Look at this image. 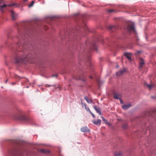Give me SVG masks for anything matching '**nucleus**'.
Instances as JSON below:
<instances>
[{
    "instance_id": "obj_22",
    "label": "nucleus",
    "mask_w": 156,
    "mask_h": 156,
    "mask_svg": "<svg viewBox=\"0 0 156 156\" xmlns=\"http://www.w3.org/2000/svg\"><path fill=\"white\" fill-rule=\"evenodd\" d=\"M45 86L46 87H55L56 89V88L55 87V85H48V84H46L45 85Z\"/></svg>"
},
{
    "instance_id": "obj_18",
    "label": "nucleus",
    "mask_w": 156,
    "mask_h": 156,
    "mask_svg": "<svg viewBox=\"0 0 156 156\" xmlns=\"http://www.w3.org/2000/svg\"><path fill=\"white\" fill-rule=\"evenodd\" d=\"M40 151L41 152L43 153H49L50 151L48 150H46L44 149H41V150Z\"/></svg>"
},
{
    "instance_id": "obj_6",
    "label": "nucleus",
    "mask_w": 156,
    "mask_h": 156,
    "mask_svg": "<svg viewBox=\"0 0 156 156\" xmlns=\"http://www.w3.org/2000/svg\"><path fill=\"white\" fill-rule=\"evenodd\" d=\"M20 117V119L22 120L25 122H30L31 121V119L30 118L25 115H22Z\"/></svg>"
},
{
    "instance_id": "obj_31",
    "label": "nucleus",
    "mask_w": 156,
    "mask_h": 156,
    "mask_svg": "<svg viewBox=\"0 0 156 156\" xmlns=\"http://www.w3.org/2000/svg\"><path fill=\"white\" fill-rule=\"evenodd\" d=\"M120 99V103H121V104H123V102L122 100L121 99V98Z\"/></svg>"
},
{
    "instance_id": "obj_37",
    "label": "nucleus",
    "mask_w": 156,
    "mask_h": 156,
    "mask_svg": "<svg viewBox=\"0 0 156 156\" xmlns=\"http://www.w3.org/2000/svg\"><path fill=\"white\" fill-rule=\"evenodd\" d=\"M81 104H83V103L82 102H81Z\"/></svg>"
},
{
    "instance_id": "obj_15",
    "label": "nucleus",
    "mask_w": 156,
    "mask_h": 156,
    "mask_svg": "<svg viewBox=\"0 0 156 156\" xmlns=\"http://www.w3.org/2000/svg\"><path fill=\"white\" fill-rule=\"evenodd\" d=\"M114 156H122V154L120 151L116 152L114 153Z\"/></svg>"
},
{
    "instance_id": "obj_8",
    "label": "nucleus",
    "mask_w": 156,
    "mask_h": 156,
    "mask_svg": "<svg viewBox=\"0 0 156 156\" xmlns=\"http://www.w3.org/2000/svg\"><path fill=\"white\" fill-rule=\"evenodd\" d=\"M121 95L120 94L115 92L113 94V97L115 99H120Z\"/></svg>"
},
{
    "instance_id": "obj_14",
    "label": "nucleus",
    "mask_w": 156,
    "mask_h": 156,
    "mask_svg": "<svg viewBox=\"0 0 156 156\" xmlns=\"http://www.w3.org/2000/svg\"><path fill=\"white\" fill-rule=\"evenodd\" d=\"M125 69L120 70L119 72L116 73V75L117 76L121 75L125 72Z\"/></svg>"
},
{
    "instance_id": "obj_33",
    "label": "nucleus",
    "mask_w": 156,
    "mask_h": 156,
    "mask_svg": "<svg viewBox=\"0 0 156 156\" xmlns=\"http://www.w3.org/2000/svg\"><path fill=\"white\" fill-rule=\"evenodd\" d=\"M90 78L91 79L92 78V77L91 76H90Z\"/></svg>"
},
{
    "instance_id": "obj_16",
    "label": "nucleus",
    "mask_w": 156,
    "mask_h": 156,
    "mask_svg": "<svg viewBox=\"0 0 156 156\" xmlns=\"http://www.w3.org/2000/svg\"><path fill=\"white\" fill-rule=\"evenodd\" d=\"M84 99L88 103H91L92 102V101L88 97L85 96L84 97Z\"/></svg>"
},
{
    "instance_id": "obj_11",
    "label": "nucleus",
    "mask_w": 156,
    "mask_h": 156,
    "mask_svg": "<svg viewBox=\"0 0 156 156\" xmlns=\"http://www.w3.org/2000/svg\"><path fill=\"white\" fill-rule=\"evenodd\" d=\"M93 123L96 125H100L101 122V121L100 119H98L97 120H93Z\"/></svg>"
},
{
    "instance_id": "obj_7",
    "label": "nucleus",
    "mask_w": 156,
    "mask_h": 156,
    "mask_svg": "<svg viewBox=\"0 0 156 156\" xmlns=\"http://www.w3.org/2000/svg\"><path fill=\"white\" fill-rule=\"evenodd\" d=\"M10 13L12 19L13 20L16 19L17 16V14L15 13L13 10H11L10 11Z\"/></svg>"
},
{
    "instance_id": "obj_26",
    "label": "nucleus",
    "mask_w": 156,
    "mask_h": 156,
    "mask_svg": "<svg viewBox=\"0 0 156 156\" xmlns=\"http://www.w3.org/2000/svg\"><path fill=\"white\" fill-rule=\"evenodd\" d=\"M85 109L88 112H89L90 111V110L89 108L88 107H85Z\"/></svg>"
},
{
    "instance_id": "obj_34",
    "label": "nucleus",
    "mask_w": 156,
    "mask_h": 156,
    "mask_svg": "<svg viewBox=\"0 0 156 156\" xmlns=\"http://www.w3.org/2000/svg\"><path fill=\"white\" fill-rule=\"evenodd\" d=\"M140 51H137V53H140Z\"/></svg>"
},
{
    "instance_id": "obj_17",
    "label": "nucleus",
    "mask_w": 156,
    "mask_h": 156,
    "mask_svg": "<svg viewBox=\"0 0 156 156\" xmlns=\"http://www.w3.org/2000/svg\"><path fill=\"white\" fill-rule=\"evenodd\" d=\"M73 77L76 80H81V76L79 75L77 76L73 75Z\"/></svg>"
},
{
    "instance_id": "obj_29",
    "label": "nucleus",
    "mask_w": 156,
    "mask_h": 156,
    "mask_svg": "<svg viewBox=\"0 0 156 156\" xmlns=\"http://www.w3.org/2000/svg\"><path fill=\"white\" fill-rule=\"evenodd\" d=\"M58 75L57 74H54L52 75V76L53 77H57Z\"/></svg>"
},
{
    "instance_id": "obj_13",
    "label": "nucleus",
    "mask_w": 156,
    "mask_h": 156,
    "mask_svg": "<svg viewBox=\"0 0 156 156\" xmlns=\"http://www.w3.org/2000/svg\"><path fill=\"white\" fill-rule=\"evenodd\" d=\"M124 55L129 60H131V53L126 52L124 53Z\"/></svg>"
},
{
    "instance_id": "obj_30",
    "label": "nucleus",
    "mask_w": 156,
    "mask_h": 156,
    "mask_svg": "<svg viewBox=\"0 0 156 156\" xmlns=\"http://www.w3.org/2000/svg\"><path fill=\"white\" fill-rule=\"evenodd\" d=\"M113 27L112 26H110L109 27V29H112Z\"/></svg>"
},
{
    "instance_id": "obj_3",
    "label": "nucleus",
    "mask_w": 156,
    "mask_h": 156,
    "mask_svg": "<svg viewBox=\"0 0 156 156\" xmlns=\"http://www.w3.org/2000/svg\"><path fill=\"white\" fill-rule=\"evenodd\" d=\"M127 30L129 33H132L135 34L136 31L134 28V24L132 23L129 24L127 27Z\"/></svg>"
},
{
    "instance_id": "obj_24",
    "label": "nucleus",
    "mask_w": 156,
    "mask_h": 156,
    "mask_svg": "<svg viewBox=\"0 0 156 156\" xmlns=\"http://www.w3.org/2000/svg\"><path fill=\"white\" fill-rule=\"evenodd\" d=\"M128 126L127 124H124L122 125V127L124 129H126L127 128Z\"/></svg>"
},
{
    "instance_id": "obj_25",
    "label": "nucleus",
    "mask_w": 156,
    "mask_h": 156,
    "mask_svg": "<svg viewBox=\"0 0 156 156\" xmlns=\"http://www.w3.org/2000/svg\"><path fill=\"white\" fill-rule=\"evenodd\" d=\"M101 118L103 121L105 122V123H107V120L104 117L101 116Z\"/></svg>"
},
{
    "instance_id": "obj_20",
    "label": "nucleus",
    "mask_w": 156,
    "mask_h": 156,
    "mask_svg": "<svg viewBox=\"0 0 156 156\" xmlns=\"http://www.w3.org/2000/svg\"><path fill=\"white\" fill-rule=\"evenodd\" d=\"M16 5V7H18L19 6V5H18L17 4L14 3H11L10 4H9L8 5H7V6H9L12 7L13 6Z\"/></svg>"
},
{
    "instance_id": "obj_12",
    "label": "nucleus",
    "mask_w": 156,
    "mask_h": 156,
    "mask_svg": "<svg viewBox=\"0 0 156 156\" xmlns=\"http://www.w3.org/2000/svg\"><path fill=\"white\" fill-rule=\"evenodd\" d=\"M80 130L81 131L83 132H88L90 131L89 129L86 126L82 127L81 128Z\"/></svg>"
},
{
    "instance_id": "obj_21",
    "label": "nucleus",
    "mask_w": 156,
    "mask_h": 156,
    "mask_svg": "<svg viewBox=\"0 0 156 156\" xmlns=\"http://www.w3.org/2000/svg\"><path fill=\"white\" fill-rule=\"evenodd\" d=\"M145 84L149 88V89H151V88L153 87V85L151 84H148L146 83H145Z\"/></svg>"
},
{
    "instance_id": "obj_23",
    "label": "nucleus",
    "mask_w": 156,
    "mask_h": 156,
    "mask_svg": "<svg viewBox=\"0 0 156 156\" xmlns=\"http://www.w3.org/2000/svg\"><path fill=\"white\" fill-rule=\"evenodd\" d=\"M34 3V1H32L31 2V4L29 5H28L29 7H31L33 5Z\"/></svg>"
},
{
    "instance_id": "obj_35",
    "label": "nucleus",
    "mask_w": 156,
    "mask_h": 156,
    "mask_svg": "<svg viewBox=\"0 0 156 156\" xmlns=\"http://www.w3.org/2000/svg\"><path fill=\"white\" fill-rule=\"evenodd\" d=\"M15 83H12V84H15Z\"/></svg>"
},
{
    "instance_id": "obj_5",
    "label": "nucleus",
    "mask_w": 156,
    "mask_h": 156,
    "mask_svg": "<svg viewBox=\"0 0 156 156\" xmlns=\"http://www.w3.org/2000/svg\"><path fill=\"white\" fill-rule=\"evenodd\" d=\"M7 6V5L5 3L4 0H0V11H3V9Z\"/></svg>"
},
{
    "instance_id": "obj_28",
    "label": "nucleus",
    "mask_w": 156,
    "mask_h": 156,
    "mask_svg": "<svg viewBox=\"0 0 156 156\" xmlns=\"http://www.w3.org/2000/svg\"><path fill=\"white\" fill-rule=\"evenodd\" d=\"M108 12L111 13V12H114V10H113L111 9V10H108Z\"/></svg>"
},
{
    "instance_id": "obj_32",
    "label": "nucleus",
    "mask_w": 156,
    "mask_h": 156,
    "mask_svg": "<svg viewBox=\"0 0 156 156\" xmlns=\"http://www.w3.org/2000/svg\"><path fill=\"white\" fill-rule=\"evenodd\" d=\"M83 105H84V107H85H85H87V106H86V104H83Z\"/></svg>"
},
{
    "instance_id": "obj_36",
    "label": "nucleus",
    "mask_w": 156,
    "mask_h": 156,
    "mask_svg": "<svg viewBox=\"0 0 156 156\" xmlns=\"http://www.w3.org/2000/svg\"><path fill=\"white\" fill-rule=\"evenodd\" d=\"M7 81H8V80H6V81H5V82H6Z\"/></svg>"
},
{
    "instance_id": "obj_2",
    "label": "nucleus",
    "mask_w": 156,
    "mask_h": 156,
    "mask_svg": "<svg viewBox=\"0 0 156 156\" xmlns=\"http://www.w3.org/2000/svg\"><path fill=\"white\" fill-rule=\"evenodd\" d=\"M18 33L20 35V36H18L17 37L18 38V40H19L20 42L21 41V39H20V37H21V38H22L23 39H24V37H25V33H26V34L27 35V36H29V32H28L27 30H23V31H22L21 30H18ZM30 32L29 31V32Z\"/></svg>"
},
{
    "instance_id": "obj_9",
    "label": "nucleus",
    "mask_w": 156,
    "mask_h": 156,
    "mask_svg": "<svg viewBox=\"0 0 156 156\" xmlns=\"http://www.w3.org/2000/svg\"><path fill=\"white\" fill-rule=\"evenodd\" d=\"M93 107L97 113H98L100 115H101V109L99 107H97L96 105H94Z\"/></svg>"
},
{
    "instance_id": "obj_27",
    "label": "nucleus",
    "mask_w": 156,
    "mask_h": 156,
    "mask_svg": "<svg viewBox=\"0 0 156 156\" xmlns=\"http://www.w3.org/2000/svg\"><path fill=\"white\" fill-rule=\"evenodd\" d=\"M89 112L93 118H94L95 117L94 115L91 112V111H90Z\"/></svg>"
},
{
    "instance_id": "obj_4",
    "label": "nucleus",
    "mask_w": 156,
    "mask_h": 156,
    "mask_svg": "<svg viewBox=\"0 0 156 156\" xmlns=\"http://www.w3.org/2000/svg\"><path fill=\"white\" fill-rule=\"evenodd\" d=\"M20 150L17 148H14L11 150L10 153L11 154L14 156H16L19 154Z\"/></svg>"
},
{
    "instance_id": "obj_19",
    "label": "nucleus",
    "mask_w": 156,
    "mask_h": 156,
    "mask_svg": "<svg viewBox=\"0 0 156 156\" xmlns=\"http://www.w3.org/2000/svg\"><path fill=\"white\" fill-rule=\"evenodd\" d=\"M144 62L143 60H141L140 63L139 68H142L144 65Z\"/></svg>"
},
{
    "instance_id": "obj_10",
    "label": "nucleus",
    "mask_w": 156,
    "mask_h": 156,
    "mask_svg": "<svg viewBox=\"0 0 156 156\" xmlns=\"http://www.w3.org/2000/svg\"><path fill=\"white\" fill-rule=\"evenodd\" d=\"M131 106V104H125L122 106V108L124 110H126Z\"/></svg>"
},
{
    "instance_id": "obj_1",
    "label": "nucleus",
    "mask_w": 156,
    "mask_h": 156,
    "mask_svg": "<svg viewBox=\"0 0 156 156\" xmlns=\"http://www.w3.org/2000/svg\"><path fill=\"white\" fill-rule=\"evenodd\" d=\"M18 47H16L12 45L10 46L11 48L16 49V51H20L18 56L15 58V62L16 63H24L27 61H29V59L33 58L34 53L29 52L26 48V44H21V45L17 44Z\"/></svg>"
}]
</instances>
